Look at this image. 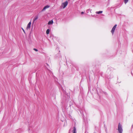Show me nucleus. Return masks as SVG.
Wrapping results in <instances>:
<instances>
[{"label":"nucleus","mask_w":133,"mask_h":133,"mask_svg":"<svg viewBox=\"0 0 133 133\" xmlns=\"http://www.w3.org/2000/svg\"><path fill=\"white\" fill-rule=\"evenodd\" d=\"M118 130L119 133H122L123 130L122 128V125L120 123H119L118 127Z\"/></svg>","instance_id":"f257e3e1"},{"label":"nucleus","mask_w":133,"mask_h":133,"mask_svg":"<svg viewBox=\"0 0 133 133\" xmlns=\"http://www.w3.org/2000/svg\"><path fill=\"white\" fill-rule=\"evenodd\" d=\"M68 2L67 1L62 3L61 6V8L62 9L65 8L68 5Z\"/></svg>","instance_id":"f03ea898"},{"label":"nucleus","mask_w":133,"mask_h":133,"mask_svg":"<svg viewBox=\"0 0 133 133\" xmlns=\"http://www.w3.org/2000/svg\"><path fill=\"white\" fill-rule=\"evenodd\" d=\"M117 25L116 24L112 28L111 30V32L112 33V35L114 34V31L116 28V27Z\"/></svg>","instance_id":"7ed1b4c3"},{"label":"nucleus","mask_w":133,"mask_h":133,"mask_svg":"<svg viewBox=\"0 0 133 133\" xmlns=\"http://www.w3.org/2000/svg\"><path fill=\"white\" fill-rule=\"evenodd\" d=\"M31 21L28 23V24L26 28V29L27 30H28L29 29H30L31 25Z\"/></svg>","instance_id":"20e7f679"},{"label":"nucleus","mask_w":133,"mask_h":133,"mask_svg":"<svg viewBox=\"0 0 133 133\" xmlns=\"http://www.w3.org/2000/svg\"><path fill=\"white\" fill-rule=\"evenodd\" d=\"M49 7H50L48 5L45 6L43 8L42 10V11H43L45 10L46 9L49 8Z\"/></svg>","instance_id":"39448f33"},{"label":"nucleus","mask_w":133,"mask_h":133,"mask_svg":"<svg viewBox=\"0 0 133 133\" xmlns=\"http://www.w3.org/2000/svg\"><path fill=\"white\" fill-rule=\"evenodd\" d=\"M38 18V16H36L34 18L33 20V22H34Z\"/></svg>","instance_id":"423d86ee"},{"label":"nucleus","mask_w":133,"mask_h":133,"mask_svg":"<svg viewBox=\"0 0 133 133\" xmlns=\"http://www.w3.org/2000/svg\"><path fill=\"white\" fill-rule=\"evenodd\" d=\"M53 23V21L52 20H51V21H49L48 23V24L51 25Z\"/></svg>","instance_id":"0eeeda50"},{"label":"nucleus","mask_w":133,"mask_h":133,"mask_svg":"<svg viewBox=\"0 0 133 133\" xmlns=\"http://www.w3.org/2000/svg\"><path fill=\"white\" fill-rule=\"evenodd\" d=\"M72 131L73 133H76V128L75 127H74Z\"/></svg>","instance_id":"6e6552de"},{"label":"nucleus","mask_w":133,"mask_h":133,"mask_svg":"<svg viewBox=\"0 0 133 133\" xmlns=\"http://www.w3.org/2000/svg\"><path fill=\"white\" fill-rule=\"evenodd\" d=\"M102 12H103L102 11H96V14H100L102 13Z\"/></svg>","instance_id":"1a4fd4ad"},{"label":"nucleus","mask_w":133,"mask_h":133,"mask_svg":"<svg viewBox=\"0 0 133 133\" xmlns=\"http://www.w3.org/2000/svg\"><path fill=\"white\" fill-rule=\"evenodd\" d=\"M50 32V30L49 29H47L46 31V34H48Z\"/></svg>","instance_id":"9d476101"},{"label":"nucleus","mask_w":133,"mask_h":133,"mask_svg":"<svg viewBox=\"0 0 133 133\" xmlns=\"http://www.w3.org/2000/svg\"><path fill=\"white\" fill-rule=\"evenodd\" d=\"M129 0H124V3L125 4H126L128 1Z\"/></svg>","instance_id":"9b49d317"},{"label":"nucleus","mask_w":133,"mask_h":133,"mask_svg":"<svg viewBox=\"0 0 133 133\" xmlns=\"http://www.w3.org/2000/svg\"><path fill=\"white\" fill-rule=\"evenodd\" d=\"M34 50L36 51H38V50L34 48Z\"/></svg>","instance_id":"f8f14e48"},{"label":"nucleus","mask_w":133,"mask_h":133,"mask_svg":"<svg viewBox=\"0 0 133 133\" xmlns=\"http://www.w3.org/2000/svg\"><path fill=\"white\" fill-rule=\"evenodd\" d=\"M22 28V30H23V32H24V33H25V31L24 30V29H23Z\"/></svg>","instance_id":"ddd939ff"},{"label":"nucleus","mask_w":133,"mask_h":133,"mask_svg":"<svg viewBox=\"0 0 133 133\" xmlns=\"http://www.w3.org/2000/svg\"><path fill=\"white\" fill-rule=\"evenodd\" d=\"M84 12H81V14H84Z\"/></svg>","instance_id":"4468645a"},{"label":"nucleus","mask_w":133,"mask_h":133,"mask_svg":"<svg viewBox=\"0 0 133 133\" xmlns=\"http://www.w3.org/2000/svg\"><path fill=\"white\" fill-rule=\"evenodd\" d=\"M133 127V125H132V127Z\"/></svg>","instance_id":"2eb2a0df"}]
</instances>
